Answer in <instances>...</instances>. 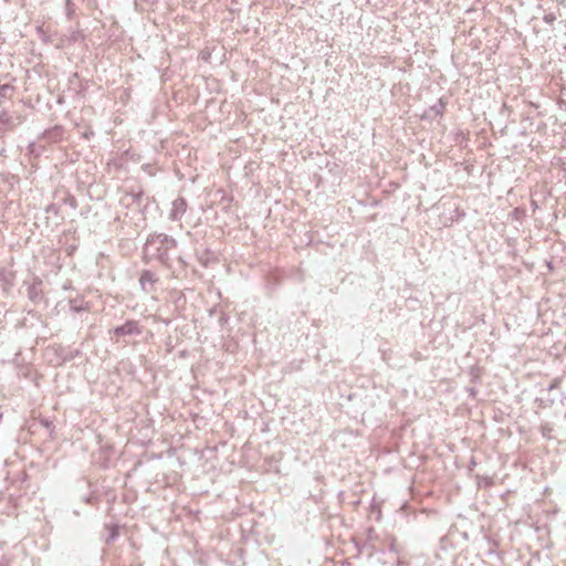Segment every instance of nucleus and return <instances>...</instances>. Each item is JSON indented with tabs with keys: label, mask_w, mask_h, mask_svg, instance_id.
Segmentation results:
<instances>
[{
	"label": "nucleus",
	"mask_w": 566,
	"mask_h": 566,
	"mask_svg": "<svg viewBox=\"0 0 566 566\" xmlns=\"http://www.w3.org/2000/svg\"><path fill=\"white\" fill-rule=\"evenodd\" d=\"M114 332H115L116 335H123V336L124 335H132V334H138L139 333L135 322H127L123 326H119V327L115 328Z\"/></svg>",
	"instance_id": "nucleus-1"
},
{
	"label": "nucleus",
	"mask_w": 566,
	"mask_h": 566,
	"mask_svg": "<svg viewBox=\"0 0 566 566\" xmlns=\"http://www.w3.org/2000/svg\"><path fill=\"white\" fill-rule=\"evenodd\" d=\"M186 211V202L184 199H177L172 202V210L170 212V218L172 220L179 219V217Z\"/></svg>",
	"instance_id": "nucleus-2"
},
{
	"label": "nucleus",
	"mask_w": 566,
	"mask_h": 566,
	"mask_svg": "<svg viewBox=\"0 0 566 566\" xmlns=\"http://www.w3.org/2000/svg\"><path fill=\"white\" fill-rule=\"evenodd\" d=\"M154 281H155V279H154L153 274H151V273H149V272H144V273L142 274L140 279H139L140 285L143 286V289H144L145 291H147V290H148V287H147V286H148V285H151Z\"/></svg>",
	"instance_id": "nucleus-3"
},
{
	"label": "nucleus",
	"mask_w": 566,
	"mask_h": 566,
	"mask_svg": "<svg viewBox=\"0 0 566 566\" xmlns=\"http://www.w3.org/2000/svg\"><path fill=\"white\" fill-rule=\"evenodd\" d=\"M442 109H443V104L441 101L439 102L438 105H436L431 108V111H433L436 113V115H440L442 113Z\"/></svg>",
	"instance_id": "nucleus-4"
}]
</instances>
